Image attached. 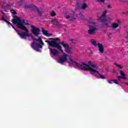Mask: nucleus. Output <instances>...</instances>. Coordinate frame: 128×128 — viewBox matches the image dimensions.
<instances>
[{"instance_id": "obj_5", "label": "nucleus", "mask_w": 128, "mask_h": 128, "mask_svg": "<svg viewBox=\"0 0 128 128\" xmlns=\"http://www.w3.org/2000/svg\"><path fill=\"white\" fill-rule=\"evenodd\" d=\"M90 20L89 22V30H88V34H94L96 32V31L98 30V28H96V26H98V25L96 24V23L94 22V20H92V18H90Z\"/></svg>"}, {"instance_id": "obj_18", "label": "nucleus", "mask_w": 128, "mask_h": 128, "mask_svg": "<svg viewBox=\"0 0 128 128\" xmlns=\"http://www.w3.org/2000/svg\"><path fill=\"white\" fill-rule=\"evenodd\" d=\"M50 22H54L55 24H56V26H60V23H58V22L56 19H52L50 20Z\"/></svg>"}, {"instance_id": "obj_32", "label": "nucleus", "mask_w": 128, "mask_h": 128, "mask_svg": "<svg viewBox=\"0 0 128 128\" xmlns=\"http://www.w3.org/2000/svg\"><path fill=\"white\" fill-rule=\"evenodd\" d=\"M38 12H40V11L38 10Z\"/></svg>"}, {"instance_id": "obj_1", "label": "nucleus", "mask_w": 128, "mask_h": 128, "mask_svg": "<svg viewBox=\"0 0 128 128\" xmlns=\"http://www.w3.org/2000/svg\"><path fill=\"white\" fill-rule=\"evenodd\" d=\"M2 20H4L6 22L7 24H8V26H12V28L16 30L18 34L20 36L21 38H32V34L35 36H40V30L38 28L34 26L30 25V28H31V33L30 32V30L28 29L25 26H28L30 24L26 22V21L24 20V19L20 18H16L12 20V22L14 24H16L19 28L22 30H24L22 32H20L18 30H16L14 26L10 24V22L4 19V17L2 18Z\"/></svg>"}, {"instance_id": "obj_33", "label": "nucleus", "mask_w": 128, "mask_h": 128, "mask_svg": "<svg viewBox=\"0 0 128 128\" xmlns=\"http://www.w3.org/2000/svg\"><path fill=\"white\" fill-rule=\"evenodd\" d=\"M126 85L128 86V83H126Z\"/></svg>"}, {"instance_id": "obj_9", "label": "nucleus", "mask_w": 128, "mask_h": 128, "mask_svg": "<svg viewBox=\"0 0 128 128\" xmlns=\"http://www.w3.org/2000/svg\"><path fill=\"white\" fill-rule=\"evenodd\" d=\"M119 72L121 76H117L118 80L119 82H120V78H122V80H126V74L124 73V72L122 70H120Z\"/></svg>"}, {"instance_id": "obj_12", "label": "nucleus", "mask_w": 128, "mask_h": 128, "mask_svg": "<svg viewBox=\"0 0 128 128\" xmlns=\"http://www.w3.org/2000/svg\"><path fill=\"white\" fill-rule=\"evenodd\" d=\"M116 22L117 23H112V28H118V24H120V22L118 19H116Z\"/></svg>"}, {"instance_id": "obj_20", "label": "nucleus", "mask_w": 128, "mask_h": 128, "mask_svg": "<svg viewBox=\"0 0 128 128\" xmlns=\"http://www.w3.org/2000/svg\"><path fill=\"white\" fill-rule=\"evenodd\" d=\"M24 0H19L18 4H19V6H22V4H24Z\"/></svg>"}, {"instance_id": "obj_13", "label": "nucleus", "mask_w": 128, "mask_h": 128, "mask_svg": "<svg viewBox=\"0 0 128 128\" xmlns=\"http://www.w3.org/2000/svg\"><path fill=\"white\" fill-rule=\"evenodd\" d=\"M97 22H104V14H102L101 16H100L97 19Z\"/></svg>"}, {"instance_id": "obj_19", "label": "nucleus", "mask_w": 128, "mask_h": 128, "mask_svg": "<svg viewBox=\"0 0 128 128\" xmlns=\"http://www.w3.org/2000/svg\"><path fill=\"white\" fill-rule=\"evenodd\" d=\"M50 16H56V13L54 11H52L50 12Z\"/></svg>"}, {"instance_id": "obj_23", "label": "nucleus", "mask_w": 128, "mask_h": 128, "mask_svg": "<svg viewBox=\"0 0 128 128\" xmlns=\"http://www.w3.org/2000/svg\"><path fill=\"white\" fill-rule=\"evenodd\" d=\"M113 84H118V82L116 80H113Z\"/></svg>"}, {"instance_id": "obj_24", "label": "nucleus", "mask_w": 128, "mask_h": 128, "mask_svg": "<svg viewBox=\"0 0 128 128\" xmlns=\"http://www.w3.org/2000/svg\"><path fill=\"white\" fill-rule=\"evenodd\" d=\"M11 14H16V12L14 11V10H10Z\"/></svg>"}, {"instance_id": "obj_7", "label": "nucleus", "mask_w": 128, "mask_h": 128, "mask_svg": "<svg viewBox=\"0 0 128 128\" xmlns=\"http://www.w3.org/2000/svg\"><path fill=\"white\" fill-rule=\"evenodd\" d=\"M90 42L94 46H98V50L100 54H104V47L102 44L97 43L96 41L94 40H91Z\"/></svg>"}, {"instance_id": "obj_16", "label": "nucleus", "mask_w": 128, "mask_h": 128, "mask_svg": "<svg viewBox=\"0 0 128 128\" xmlns=\"http://www.w3.org/2000/svg\"><path fill=\"white\" fill-rule=\"evenodd\" d=\"M1 6L2 8H6V6H8V3L6 1H4L1 3Z\"/></svg>"}, {"instance_id": "obj_27", "label": "nucleus", "mask_w": 128, "mask_h": 128, "mask_svg": "<svg viewBox=\"0 0 128 128\" xmlns=\"http://www.w3.org/2000/svg\"><path fill=\"white\" fill-rule=\"evenodd\" d=\"M126 40H128V32L127 33V36L125 38Z\"/></svg>"}, {"instance_id": "obj_31", "label": "nucleus", "mask_w": 128, "mask_h": 128, "mask_svg": "<svg viewBox=\"0 0 128 128\" xmlns=\"http://www.w3.org/2000/svg\"><path fill=\"white\" fill-rule=\"evenodd\" d=\"M88 64H92V61H89V62H88Z\"/></svg>"}, {"instance_id": "obj_26", "label": "nucleus", "mask_w": 128, "mask_h": 128, "mask_svg": "<svg viewBox=\"0 0 128 128\" xmlns=\"http://www.w3.org/2000/svg\"><path fill=\"white\" fill-rule=\"evenodd\" d=\"M98 2H104V0H98Z\"/></svg>"}, {"instance_id": "obj_2", "label": "nucleus", "mask_w": 128, "mask_h": 128, "mask_svg": "<svg viewBox=\"0 0 128 128\" xmlns=\"http://www.w3.org/2000/svg\"><path fill=\"white\" fill-rule=\"evenodd\" d=\"M68 62L70 66H74L75 68H79L83 70H89L92 74H98V78H101L102 80L106 79L104 76L100 74L98 72V66L96 64H88L84 62H78L70 58V56L68 54H64L59 57L58 60V62L62 64L64 62Z\"/></svg>"}, {"instance_id": "obj_6", "label": "nucleus", "mask_w": 128, "mask_h": 128, "mask_svg": "<svg viewBox=\"0 0 128 128\" xmlns=\"http://www.w3.org/2000/svg\"><path fill=\"white\" fill-rule=\"evenodd\" d=\"M76 14L74 10L69 11L66 13L64 16L66 20H68L70 22H72V20H76Z\"/></svg>"}, {"instance_id": "obj_30", "label": "nucleus", "mask_w": 128, "mask_h": 128, "mask_svg": "<svg viewBox=\"0 0 128 128\" xmlns=\"http://www.w3.org/2000/svg\"><path fill=\"white\" fill-rule=\"evenodd\" d=\"M107 8H110V5H108L107 6Z\"/></svg>"}, {"instance_id": "obj_28", "label": "nucleus", "mask_w": 128, "mask_h": 128, "mask_svg": "<svg viewBox=\"0 0 128 128\" xmlns=\"http://www.w3.org/2000/svg\"><path fill=\"white\" fill-rule=\"evenodd\" d=\"M113 72H114V73L116 72V70L114 69V70H113Z\"/></svg>"}, {"instance_id": "obj_10", "label": "nucleus", "mask_w": 128, "mask_h": 128, "mask_svg": "<svg viewBox=\"0 0 128 128\" xmlns=\"http://www.w3.org/2000/svg\"><path fill=\"white\" fill-rule=\"evenodd\" d=\"M112 20V17L108 16L106 17V20L104 21V24L106 26H110V22Z\"/></svg>"}, {"instance_id": "obj_25", "label": "nucleus", "mask_w": 128, "mask_h": 128, "mask_svg": "<svg viewBox=\"0 0 128 128\" xmlns=\"http://www.w3.org/2000/svg\"><path fill=\"white\" fill-rule=\"evenodd\" d=\"M107 12H108V10H104L103 12V14H104V16H105Z\"/></svg>"}, {"instance_id": "obj_22", "label": "nucleus", "mask_w": 128, "mask_h": 128, "mask_svg": "<svg viewBox=\"0 0 128 128\" xmlns=\"http://www.w3.org/2000/svg\"><path fill=\"white\" fill-rule=\"evenodd\" d=\"M107 82H108V84H114V80H107Z\"/></svg>"}, {"instance_id": "obj_17", "label": "nucleus", "mask_w": 128, "mask_h": 128, "mask_svg": "<svg viewBox=\"0 0 128 128\" xmlns=\"http://www.w3.org/2000/svg\"><path fill=\"white\" fill-rule=\"evenodd\" d=\"M76 16V18H84V14H82V13H79L78 14H76V16Z\"/></svg>"}, {"instance_id": "obj_35", "label": "nucleus", "mask_w": 128, "mask_h": 128, "mask_svg": "<svg viewBox=\"0 0 128 128\" xmlns=\"http://www.w3.org/2000/svg\"><path fill=\"white\" fill-rule=\"evenodd\" d=\"M76 6H78V4H77V5H76Z\"/></svg>"}, {"instance_id": "obj_8", "label": "nucleus", "mask_w": 128, "mask_h": 128, "mask_svg": "<svg viewBox=\"0 0 128 128\" xmlns=\"http://www.w3.org/2000/svg\"><path fill=\"white\" fill-rule=\"evenodd\" d=\"M60 44H61V46L64 48L66 52L68 54H74V50L70 47L68 44L64 42H60Z\"/></svg>"}, {"instance_id": "obj_4", "label": "nucleus", "mask_w": 128, "mask_h": 128, "mask_svg": "<svg viewBox=\"0 0 128 128\" xmlns=\"http://www.w3.org/2000/svg\"><path fill=\"white\" fill-rule=\"evenodd\" d=\"M44 44L42 38L38 37L37 38L34 40L33 43L32 44V46L34 50H36V52H38L40 48H42V46H44Z\"/></svg>"}, {"instance_id": "obj_29", "label": "nucleus", "mask_w": 128, "mask_h": 128, "mask_svg": "<svg viewBox=\"0 0 128 128\" xmlns=\"http://www.w3.org/2000/svg\"><path fill=\"white\" fill-rule=\"evenodd\" d=\"M0 12H2V14L3 15L4 14V12H2V10L0 11Z\"/></svg>"}, {"instance_id": "obj_15", "label": "nucleus", "mask_w": 128, "mask_h": 128, "mask_svg": "<svg viewBox=\"0 0 128 128\" xmlns=\"http://www.w3.org/2000/svg\"><path fill=\"white\" fill-rule=\"evenodd\" d=\"M42 32L43 33V34H44V36H52V34L48 33V31L44 30H42Z\"/></svg>"}, {"instance_id": "obj_14", "label": "nucleus", "mask_w": 128, "mask_h": 128, "mask_svg": "<svg viewBox=\"0 0 128 128\" xmlns=\"http://www.w3.org/2000/svg\"><path fill=\"white\" fill-rule=\"evenodd\" d=\"M88 4L86 3H83L80 7L78 8L80 10H86V8H88Z\"/></svg>"}, {"instance_id": "obj_34", "label": "nucleus", "mask_w": 128, "mask_h": 128, "mask_svg": "<svg viewBox=\"0 0 128 128\" xmlns=\"http://www.w3.org/2000/svg\"><path fill=\"white\" fill-rule=\"evenodd\" d=\"M83 0L86 1V0Z\"/></svg>"}, {"instance_id": "obj_21", "label": "nucleus", "mask_w": 128, "mask_h": 128, "mask_svg": "<svg viewBox=\"0 0 128 128\" xmlns=\"http://www.w3.org/2000/svg\"><path fill=\"white\" fill-rule=\"evenodd\" d=\"M115 66H117V68H118L120 70L124 68V66H122V65H120V64H115Z\"/></svg>"}, {"instance_id": "obj_11", "label": "nucleus", "mask_w": 128, "mask_h": 128, "mask_svg": "<svg viewBox=\"0 0 128 128\" xmlns=\"http://www.w3.org/2000/svg\"><path fill=\"white\" fill-rule=\"evenodd\" d=\"M24 8H35L36 10H38L36 6L32 4H24Z\"/></svg>"}, {"instance_id": "obj_3", "label": "nucleus", "mask_w": 128, "mask_h": 128, "mask_svg": "<svg viewBox=\"0 0 128 128\" xmlns=\"http://www.w3.org/2000/svg\"><path fill=\"white\" fill-rule=\"evenodd\" d=\"M50 40H52V41L46 40V42H48L49 46L50 52L53 56H58L60 54H64L63 56L66 54L64 52L62 46L60 44H58L60 42V39L58 38H52Z\"/></svg>"}]
</instances>
